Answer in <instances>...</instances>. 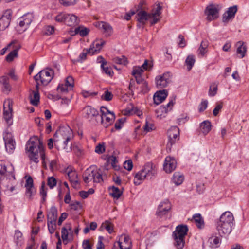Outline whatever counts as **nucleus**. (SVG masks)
<instances>
[{
	"mask_svg": "<svg viewBox=\"0 0 249 249\" xmlns=\"http://www.w3.org/2000/svg\"><path fill=\"white\" fill-rule=\"evenodd\" d=\"M54 136H58L59 138L54 141V145L58 150H64L67 152L72 151L71 140L73 138L72 130L69 126L61 127L57 130Z\"/></svg>",
	"mask_w": 249,
	"mask_h": 249,
	"instance_id": "nucleus-1",
	"label": "nucleus"
},
{
	"mask_svg": "<svg viewBox=\"0 0 249 249\" xmlns=\"http://www.w3.org/2000/svg\"><path fill=\"white\" fill-rule=\"evenodd\" d=\"M233 221L234 217L231 212L226 211L223 213L216 224V230L218 234L221 237L229 235L232 231Z\"/></svg>",
	"mask_w": 249,
	"mask_h": 249,
	"instance_id": "nucleus-2",
	"label": "nucleus"
},
{
	"mask_svg": "<svg viewBox=\"0 0 249 249\" xmlns=\"http://www.w3.org/2000/svg\"><path fill=\"white\" fill-rule=\"evenodd\" d=\"M26 149L28 153L30 160L36 163L39 162V157L44 161L45 159L44 149L40 141L36 142L30 140L27 144Z\"/></svg>",
	"mask_w": 249,
	"mask_h": 249,
	"instance_id": "nucleus-3",
	"label": "nucleus"
},
{
	"mask_svg": "<svg viewBox=\"0 0 249 249\" xmlns=\"http://www.w3.org/2000/svg\"><path fill=\"white\" fill-rule=\"evenodd\" d=\"M156 174L157 170L155 167L152 163L148 162L142 170L135 174L134 183L136 185H139L144 179H151L154 178Z\"/></svg>",
	"mask_w": 249,
	"mask_h": 249,
	"instance_id": "nucleus-4",
	"label": "nucleus"
},
{
	"mask_svg": "<svg viewBox=\"0 0 249 249\" xmlns=\"http://www.w3.org/2000/svg\"><path fill=\"white\" fill-rule=\"evenodd\" d=\"M83 180L88 183L93 180L95 183H101L103 181L102 172L95 165H91L87 168L83 174Z\"/></svg>",
	"mask_w": 249,
	"mask_h": 249,
	"instance_id": "nucleus-5",
	"label": "nucleus"
},
{
	"mask_svg": "<svg viewBox=\"0 0 249 249\" xmlns=\"http://www.w3.org/2000/svg\"><path fill=\"white\" fill-rule=\"evenodd\" d=\"M188 231L186 225H179L176 227L172 236L175 241L174 246L177 249H182L185 245V237Z\"/></svg>",
	"mask_w": 249,
	"mask_h": 249,
	"instance_id": "nucleus-6",
	"label": "nucleus"
},
{
	"mask_svg": "<svg viewBox=\"0 0 249 249\" xmlns=\"http://www.w3.org/2000/svg\"><path fill=\"white\" fill-rule=\"evenodd\" d=\"M100 112L102 124L104 127L107 128L114 122L115 114L103 106L100 108Z\"/></svg>",
	"mask_w": 249,
	"mask_h": 249,
	"instance_id": "nucleus-7",
	"label": "nucleus"
},
{
	"mask_svg": "<svg viewBox=\"0 0 249 249\" xmlns=\"http://www.w3.org/2000/svg\"><path fill=\"white\" fill-rule=\"evenodd\" d=\"M53 71L52 69H45L41 71L34 76L36 81H40L41 84L48 85L53 77Z\"/></svg>",
	"mask_w": 249,
	"mask_h": 249,
	"instance_id": "nucleus-8",
	"label": "nucleus"
},
{
	"mask_svg": "<svg viewBox=\"0 0 249 249\" xmlns=\"http://www.w3.org/2000/svg\"><path fill=\"white\" fill-rule=\"evenodd\" d=\"M131 241L129 236L121 235L118 241L114 243L112 249H131Z\"/></svg>",
	"mask_w": 249,
	"mask_h": 249,
	"instance_id": "nucleus-9",
	"label": "nucleus"
},
{
	"mask_svg": "<svg viewBox=\"0 0 249 249\" xmlns=\"http://www.w3.org/2000/svg\"><path fill=\"white\" fill-rule=\"evenodd\" d=\"M168 142L167 143V148L171 150L172 146L179 140V129L177 126H172L167 131Z\"/></svg>",
	"mask_w": 249,
	"mask_h": 249,
	"instance_id": "nucleus-10",
	"label": "nucleus"
},
{
	"mask_svg": "<svg viewBox=\"0 0 249 249\" xmlns=\"http://www.w3.org/2000/svg\"><path fill=\"white\" fill-rule=\"evenodd\" d=\"M12 101L10 99L5 100L3 104V118L8 126L13 124Z\"/></svg>",
	"mask_w": 249,
	"mask_h": 249,
	"instance_id": "nucleus-11",
	"label": "nucleus"
},
{
	"mask_svg": "<svg viewBox=\"0 0 249 249\" xmlns=\"http://www.w3.org/2000/svg\"><path fill=\"white\" fill-rule=\"evenodd\" d=\"M171 75L170 72H165L156 77V86L158 88H163L171 82Z\"/></svg>",
	"mask_w": 249,
	"mask_h": 249,
	"instance_id": "nucleus-12",
	"label": "nucleus"
},
{
	"mask_svg": "<svg viewBox=\"0 0 249 249\" xmlns=\"http://www.w3.org/2000/svg\"><path fill=\"white\" fill-rule=\"evenodd\" d=\"M3 136L6 150L8 153L11 154L14 152L15 148V142L13 140L12 134L5 131Z\"/></svg>",
	"mask_w": 249,
	"mask_h": 249,
	"instance_id": "nucleus-13",
	"label": "nucleus"
},
{
	"mask_svg": "<svg viewBox=\"0 0 249 249\" xmlns=\"http://www.w3.org/2000/svg\"><path fill=\"white\" fill-rule=\"evenodd\" d=\"M171 209V204L168 199L161 202L159 205L156 215L160 218L165 215Z\"/></svg>",
	"mask_w": 249,
	"mask_h": 249,
	"instance_id": "nucleus-14",
	"label": "nucleus"
},
{
	"mask_svg": "<svg viewBox=\"0 0 249 249\" xmlns=\"http://www.w3.org/2000/svg\"><path fill=\"white\" fill-rule=\"evenodd\" d=\"M12 12L11 10H7L0 18V31L6 29L10 25Z\"/></svg>",
	"mask_w": 249,
	"mask_h": 249,
	"instance_id": "nucleus-15",
	"label": "nucleus"
},
{
	"mask_svg": "<svg viewBox=\"0 0 249 249\" xmlns=\"http://www.w3.org/2000/svg\"><path fill=\"white\" fill-rule=\"evenodd\" d=\"M34 19L33 13H28L24 15L19 19V26L25 31Z\"/></svg>",
	"mask_w": 249,
	"mask_h": 249,
	"instance_id": "nucleus-16",
	"label": "nucleus"
},
{
	"mask_svg": "<svg viewBox=\"0 0 249 249\" xmlns=\"http://www.w3.org/2000/svg\"><path fill=\"white\" fill-rule=\"evenodd\" d=\"M218 11L217 6L214 4L208 6L205 11V13L207 16V20L211 21L217 18L218 17Z\"/></svg>",
	"mask_w": 249,
	"mask_h": 249,
	"instance_id": "nucleus-17",
	"label": "nucleus"
},
{
	"mask_svg": "<svg viewBox=\"0 0 249 249\" xmlns=\"http://www.w3.org/2000/svg\"><path fill=\"white\" fill-rule=\"evenodd\" d=\"M176 160L172 157L167 156L164 160L163 168L166 173H171L174 171L177 167Z\"/></svg>",
	"mask_w": 249,
	"mask_h": 249,
	"instance_id": "nucleus-18",
	"label": "nucleus"
},
{
	"mask_svg": "<svg viewBox=\"0 0 249 249\" xmlns=\"http://www.w3.org/2000/svg\"><path fill=\"white\" fill-rule=\"evenodd\" d=\"M105 43V41L102 39H96L94 40L89 48L91 52V55L99 53Z\"/></svg>",
	"mask_w": 249,
	"mask_h": 249,
	"instance_id": "nucleus-19",
	"label": "nucleus"
},
{
	"mask_svg": "<svg viewBox=\"0 0 249 249\" xmlns=\"http://www.w3.org/2000/svg\"><path fill=\"white\" fill-rule=\"evenodd\" d=\"M26 187V195L28 196L30 199H31L32 196L35 194V189L34 188L33 179L31 176H29L26 180L25 185Z\"/></svg>",
	"mask_w": 249,
	"mask_h": 249,
	"instance_id": "nucleus-20",
	"label": "nucleus"
},
{
	"mask_svg": "<svg viewBox=\"0 0 249 249\" xmlns=\"http://www.w3.org/2000/svg\"><path fill=\"white\" fill-rule=\"evenodd\" d=\"M136 18L137 21L139 22L137 26L139 27L141 26L143 27L146 22L150 18L149 14L143 10L140 11L137 14Z\"/></svg>",
	"mask_w": 249,
	"mask_h": 249,
	"instance_id": "nucleus-21",
	"label": "nucleus"
},
{
	"mask_svg": "<svg viewBox=\"0 0 249 249\" xmlns=\"http://www.w3.org/2000/svg\"><path fill=\"white\" fill-rule=\"evenodd\" d=\"M168 93L165 90L157 91L153 96L154 103L158 105L163 102L167 97Z\"/></svg>",
	"mask_w": 249,
	"mask_h": 249,
	"instance_id": "nucleus-22",
	"label": "nucleus"
},
{
	"mask_svg": "<svg viewBox=\"0 0 249 249\" xmlns=\"http://www.w3.org/2000/svg\"><path fill=\"white\" fill-rule=\"evenodd\" d=\"M237 11V6L235 5L229 7L227 12L223 15V21L226 22H228L230 19L233 18Z\"/></svg>",
	"mask_w": 249,
	"mask_h": 249,
	"instance_id": "nucleus-23",
	"label": "nucleus"
},
{
	"mask_svg": "<svg viewBox=\"0 0 249 249\" xmlns=\"http://www.w3.org/2000/svg\"><path fill=\"white\" fill-rule=\"evenodd\" d=\"M70 181L74 188H77L79 182L78 178V174L75 171L69 170L67 173Z\"/></svg>",
	"mask_w": 249,
	"mask_h": 249,
	"instance_id": "nucleus-24",
	"label": "nucleus"
},
{
	"mask_svg": "<svg viewBox=\"0 0 249 249\" xmlns=\"http://www.w3.org/2000/svg\"><path fill=\"white\" fill-rule=\"evenodd\" d=\"M84 111L86 114L85 117L87 119H92L99 114L97 110L89 106L85 107L84 108Z\"/></svg>",
	"mask_w": 249,
	"mask_h": 249,
	"instance_id": "nucleus-25",
	"label": "nucleus"
},
{
	"mask_svg": "<svg viewBox=\"0 0 249 249\" xmlns=\"http://www.w3.org/2000/svg\"><path fill=\"white\" fill-rule=\"evenodd\" d=\"M65 24L69 26H74L79 23V19L74 14L67 13Z\"/></svg>",
	"mask_w": 249,
	"mask_h": 249,
	"instance_id": "nucleus-26",
	"label": "nucleus"
},
{
	"mask_svg": "<svg viewBox=\"0 0 249 249\" xmlns=\"http://www.w3.org/2000/svg\"><path fill=\"white\" fill-rule=\"evenodd\" d=\"M212 124L208 120H205L200 124L199 131L204 135H207L211 130Z\"/></svg>",
	"mask_w": 249,
	"mask_h": 249,
	"instance_id": "nucleus-27",
	"label": "nucleus"
},
{
	"mask_svg": "<svg viewBox=\"0 0 249 249\" xmlns=\"http://www.w3.org/2000/svg\"><path fill=\"white\" fill-rule=\"evenodd\" d=\"M57 210L54 206H52L47 213V221H56L57 219Z\"/></svg>",
	"mask_w": 249,
	"mask_h": 249,
	"instance_id": "nucleus-28",
	"label": "nucleus"
},
{
	"mask_svg": "<svg viewBox=\"0 0 249 249\" xmlns=\"http://www.w3.org/2000/svg\"><path fill=\"white\" fill-rule=\"evenodd\" d=\"M237 48V53L238 54H240L241 56V58H243L245 56L247 52V48L245 45H244V43L242 41H238L236 43Z\"/></svg>",
	"mask_w": 249,
	"mask_h": 249,
	"instance_id": "nucleus-29",
	"label": "nucleus"
},
{
	"mask_svg": "<svg viewBox=\"0 0 249 249\" xmlns=\"http://www.w3.org/2000/svg\"><path fill=\"white\" fill-rule=\"evenodd\" d=\"M184 179L183 174L179 172H175L172 177V181L176 185H180Z\"/></svg>",
	"mask_w": 249,
	"mask_h": 249,
	"instance_id": "nucleus-30",
	"label": "nucleus"
},
{
	"mask_svg": "<svg viewBox=\"0 0 249 249\" xmlns=\"http://www.w3.org/2000/svg\"><path fill=\"white\" fill-rule=\"evenodd\" d=\"M99 27L104 30L106 36H109L112 34V28L109 24L105 22H101L99 23Z\"/></svg>",
	"mask_w": 249,
	"mask_h": 249,
	"instance_id": "nucleus-31",
	"label": "nucleus"
},
{
	"mask_svg": "<svg viewBox=\"0 0 249 249\" xmlns=\"http://www.w3.org/2000/svg\"><path fill=\"white\" fill-rule=\"evenodd\" d=\"M14 50L12 51L6 57V60L10 62H12L15 57L18 56V52L20 48L19 45L14 47Z\"/></svg>",
	"mask_w": 249,
	"mask_h": 249,
	"instance_id": "nucleus-32",
	"label": "nucleus"
},
{
	"mask_svg": "<svg viewBox=\"0 0 249 249\" xmlns=\"http://www.w3.org/2000/svg\"><path fill=\"white\" fill-rule=\"evenodd\" d=\"M208 45L209 42L207 40H202L198 50L199 54L202 56H204L208 51Z\"/></svg>",
	"mask_w": 249,
	"mask_h": 249,
	"instance_id": "nucleus-33",
	"label": "nucleus"
},
{
	"mask_svg": "<svg viewBox=\"0 0 249 249\" xmlns=\"http://www.w3.org/2000/svg\"><path fill=\"white\" fill-rule=\"evenodd\" d=\"M109 190L110 191V195L114 198L117 199L120 198L123 194V192L121 190H120L118 187H115L114 186L110 187Z\"/></svg>",
	"mask_w": 249,
	"mask_h": 249,
	"instance_id": "nucleus-34",
	"label": "nucleus"
},
{
	"mask_svg": "<svg viewBox=\"0 0 249 249\" xmlns=\"http://www.w3.org/2000/svg\"><path fill=\"white\" fill-rule=\"evenodd\" d=\"M193 218L198 228L201 229L204 227V220L200 214L196 213L194 214Z\"/></svg>",
	"mask_w": 249,
	"mask_h": 249,
	"instance_id": "nucleus-35",
	"label": "nucleus"
},
{
	"mask_svg": "<svg viewBox=\"0 0 249 249\" xmlns=\"http://www.w3.org/2000/svg\"><path fill=\"white\" fill-rule=\"evenodd\" d=\"M0 83L3 86L4 90L10 91L11 87L9 84V79L7 76H2L0 78Z\"/></svg>",
	"mask_w": 249,
	"mask_h": 249,
	"instance_id": "nucleus-36",
	"label": "nucleus"
},
{
	"mask_svg": "<svg viewBox=\"0 0 249 249\" xmlns=\"http://www.w3.org/2000/svg\"><path fill=\"white\" fill-rule=\"evenodd\" d=\"M33 96L30 97V103L33 106H37L39 102L40 96L38 91L32 92Z\"/></svg>",
	"mask_w": 249,
	"mask_h": 249,
	"instance_id": "nucleus-37",
	"label": "nucleus"
},
{
	"mask_svg": "<svg viewBox=\"0 0 249 249\" xmlns=\"http://www.w3.org/2000/svg\"><path fill=\"white\" fill-rule=\"evenodd\" d=\"M195 62V57L193 55H190L187 56L185 60V64L187 66L188 71H190L192 68Z\"/></svg>",
	"mask_w": 249,
	"mask_h": 249,
	"instance_id": "nucleus-38",
	"label": "nucleus"
},
{
	"mask_svg": "<svg viewBox=\"0 0 249 249\" xmlns=\"http://www.w3.org/2000/svg\"><path fill=\"white\" fill-rule=\"evenodd\" d=\"M14 240L17 246H21L22 241V233L19 231L17 230L15 231L14 235Z\"/></svg>",
	"mask_w": 249,
	"mask_h": 249,
	"instance_id": "nucleus-39",
	"label": "nucleus"
},
{
	"mask_svg": "<svg viewBox=\"0 0 249 249\" xmlns=\"http://www.w3.org/2000/svg\"><path fill=\"white\" fill-rule=\"evenodd\" d=\"M89 32L88 28L83 27H79L76 28L75 29V33L76 34H79L81 36H87Z\"/></svg>",
	"mask_w": 249,
	"mask_h": 249,
	"instance_id": "nucleus-40",
	"label": "nucleus"
},
{
	"mask_svg": "<svg viewBox=\"0 0 249 249\" xmlns=\"http://www.w3.org/2000/svg\"><path fill=\"white\" fill-rule=\"evenodd\" d=\"M78 0H59L60 4L64 7H69L75 5Z\"/></svg>",
	"mask_w": 249,
	"mask_h": 249,
	"instance_id": "nucleus-41",
	"label": "nucleus"
},
{
	"mask_svg": "<svg viewBox=\"0 0 249 249\" xmlns=\"http://www.w3.org/2000/svg\"><path fill=\"white\" fill-rule=\"evenodd\" d=\"M161 9V7L160 6L159 4L156 5V7L153 8L151 13H148L150 16V18H152V17H158L160 14V10Z\"/></svg>",
	"mask_w": 249,
	"mask_h": 249,
	"instance_id": "nucleus-42",
	"label": "nucleus"
},
{
	"mask_svg": "<svg viewBox=\"0 0 249 249\" xmlns=\"http://www.w3.org/2000/svg\"><path fill=\"white\" fill-rule=\"evenodd\" d=\"M88 54L91 55V52L90 49L89 48L83 49L82 52L80 54L77 61L82 62L86 60Z\"/></svg>",
	"mask_w": 249,
	"mask_h": 249,
	"instance_id": "nucleus-43",
	"label": "nucleus"
},
{
	"mask_svg": "<svg viewBox=\"0 0 249 249\" xmlns=\"http://www.w3.org/2000/svg\"><path fill=\"white\" fill-rule=\"evenodd\" d=\"M113 62L115 63L118 64H123L126 65L128 63L127 58L124 55L120 57H115L113 59Z\"/></svg>",
	"mask_w": 249,
	"mask_h": 249,
	"instance_id": "nucleus-44",
	"label": "nucleus"
},
{
	"mask_svg": "<svg viewBox=\"0 0 249 249\" xmlns=\"http://www.w3.org/2000/svg\"><path fill=\"white\" fill-rule=\"evenodd\" d=\"M56 221H47L48 229L50 233L51 234L54 232L56 228Z\"/></svg>",
	"mask_w": 249,
	"mask_h": 249,
	"instance_id": "nucleus-45",
	"label": "nucleus"
},
{
	"mask_svg": "<svg viewBox=\"0 0 249 249\" xmlns=\"http://www.w3.org/2000/svg\"><path fill=\"white\" fill-rule=\"evenodd\" d=\"M57 91L58 93L61 94H66L69 91L71 90L72 89H70L69 88L67 87L66 85H63V84H59L57 87Z\"/></svg>",
	"mask_w": 249,
	"mask_h": 249,
	"instance_id": "nucleus-46",
	"label": "nucleus"
},
{
	"mask_svg": "<svg viewBox=\"0 0 249 249\" xmlns=\"http://www.w3.org/2000/svg\"><path fill=\"white\" fill-rule=\"evenodd\" d=\"M210 244L215 248L218 247L221 243V239L217 236H212L209 239Z\"/></svg>",
	"mask_w": 249,
	"mask_h": 249,
	"instance_id": "nucleus-47",
	"label": "nucleus"
},
{
	"mask_svg": "<svg viewBox=\"0 0 249 249\" xmlns=\"http://www.w3.org/2000/svg\"><path fill=\"white\" fill-rule=\"evenodd\" d=\"M63 85H66L67 87L69 88L70 89H72L74 87V79L72 76H68L65 80V83Z\"/></svg>",
	"mask_w": 249,
	"mask_h": 249,
	"instance_id": "nucleus-48",
	"label": "nucleus"
},
{
	"mask_svg": "<svg viewBox=\"0 0 249 249\" xmlns=\"http://www.w3.org/2000/svg\"><path fill=\"white\" fill-rule=\"evenodd\" d=\"M100 228H105L109 233H111L113 231L112 225L107 221H106L104 223H103Z\"/></svg>",
	"mask_w": 249,
	"mask_h": 249,
	"instance_id": "nucleus-49",
	"label": "nucleus"
},
{
	"mask_svg": "<svg viewBox=\"0 0 249 249\" xmlns=\"http://www.w3.org/2000/svg\"><path fill=\"white\" fill-rule=\"evenodd\" d=\"M217 90V84L216 83L212 84L209 89V95L211 96H214L216 95Z\"/></svg>",
	"mask_w": 249,
	"mask_h": 249,
	"instance_id": "nucleus-50",
	"label": "nucleus"
},
{
	"mask_svg": "<svg viewBox=\"0 0 249 249\" xmlns=\"http://www.w3.org/2000/svg\"><path fill=\"white\" fill-rule=\"evenodd\" d=\"M67 16V13L64 12H62L59 13L55 17V20L57 22H64L65 23L66 21V17Z\"/></svg>",
	"mask_w": 249,
	"mask_h": 249,
	"instance_id": "nucleus-51",
	"label": "nucleus"
},
{
	"mask_svg": "<svg viewBox=\"0 0 249 249\" xmlns=\"http://www.w3.org/2000/svg\"><path fill=\"white\" fill-rule=\"evenodd\" d=\"M102 72L107 75L109 76H112L113 75V71L110 67L106 66L104 65L103 67H101Z\"/></svg>",
	"mask_w": 249,
	"mask_h": 249,
	"instance_id": "nucleus-52",
	"label": "nucleus"
},
{
	"mask_svg": "<svg viewBox=\"0 0 249 249\" xmlns=\"http://www.w3.org/2000/svg\"><path fill=\"white\" fill-rule=\"evenodd\" d=\"M57 180L53 177H49L47 179V185L50 189H53L56 185Z\"/></svg>",
	"mask_w": 249,
	"mask_h": 249,
	"instance_id": "nucleus-53",
	"label": "nucleus"
},
{
	"mask_svg": "<svg viewBox=\"0 0 249 249\" xmlns=\"http://www.w3.org/2000/svg\"><path fill=\"white\" fill-rule=\"evenodd\" d=\"M113 95L112 93L108 90H106L102 95L101 98L105 101H109L113 98Z\"/></svg>",
	"mask_w": 249,
	"mask_h": 249,
	"instance_id": "nucleus-54",
	"label": "nucleus"
},
{
	"mask_svg": "<svg viewBox=\"0 0 249 249\" xmlns=\"http://www.w3.org/2000/svg\"><path fill=\"white\" fill-rule=\"evenodd\" d=\"M125 121V118L119 119L115 124V128L117 130H120L122 128L124 122Z\"/></svg>",
	"mask_w": 249,
	"mask_h": 249,
	"instance_id": "nucleus-55",
	"label": "nucleus"
},
{
	"mask_svg": "<svg viewBox=\"0 0 249 249\" xmlns=\"http://www.w3.org/2000/svg\"><path fill=\"white\" fill-rule=\"evenodd\" d=\"M82 94L84 97V98H89L93 97L97 95V92L83 90L82 92Z\"/></svg>",
	"mask_w": 249,
	"mask_h": 249,
	"instance_id": "nucleus-56",
	"label": "nucleus"
},
{
	"mask_svg": "<svg viewBox=\"0 0 249 249\" xmlns=\"http://www.w3.org/2000/svg\"><path fill=\"white\" fill-rule=\"evenodd\" d=\"M143 71L141 67H138L133 68L132 74L135 77L136 76L142 75Z\"/></svg>",
	"mask_w": 249,
	"mask_h": 249,
	"instance_id": "nucleus-57",
	"label": "nucleus"
},
{
	"mask_svg": "<svg viewBox=\"0 0 249 249\" xmlns=\"http://www.w3.org/2000/svg\"><path fill=\"white\" fill-rule=\"evenodd\" d=\"M70 206L71 208L74 211L78 210L82 208V205L81 203L77 201L72 202Z\"/></svg>",
	"mask_w": 249,
	"mask_h": 249,
	"instance_id": "nucleus-58",
	"label": "nucleus"
},
{
	"mask_svg": "<svg viewBox=\"0 0 249 249\" xmlns=\"http://www.w3.org/2000/svg\"><path fill=\"white\" fill-rule=\"evenodd\" d=\"M105 151V147L104 144H98L95 149V152L99 154H102Z\"/></svg>",
	"mask_w": 249,
	"mask_h": 249,
	"instance_id": "nucleus-59",
	"label": "nucleus"
},
{
	"mask_svg": "<svg viewBox=\"0 0 249 249\" xmlns=\"http://www.w3.org/2000/svg\"><path fill=\"white\" fill-rule=\"evenodd\" d=\"M45 34L46 35H51L54 32V28L53 26L48 25L45 27Z\"/></svg>",
	"mask_w": 249,
	"mask_h": 249,
	"instance_id": "nucleus-60",
	"label": "nucleus"
},
{
	"mask_svg": "<svg viewBox=\"0 0 249 249\" xmlns=\"http://www.w3.org/2000/svg\"><path fill=\"white\" fill-rule=\"evenodd\" d=\"M72 150L75 153L77 156H81L83 154V150L78 146H74L72 147Z\"/></svg>",
	"mask_w": 249,
	"mask_h": 249,
	"instance_id": "nucleus-61",
	"label": "nucleus"
},
{
	"mask_svg": "<svg viewBox=\"0 0 249 249\" xmlns=\"http://www.w3.org/2000/svg\"><path fill=\"white\" fill-rule=\"evenodd\" d=\"M124 168L128 171H130L133 168V163L131 160L125 161L124 163Z\"/></svg>",
	"mask_w": 249,
	"mask_h": 249,
	"instance_id": "nucleus-62",
	"label": "nucleus"
},
{
	"mask_svg": "<svg viewBox=\"0 0 249 249\" xmlns=\"http://www.w3.org/2000/svg\"><path fill=\"white\" fill-rule=\"evenodd\" d=\"M82 247L84 249H92V245L90 243L89 240H84L82 242Z\"/></svg>",
	"mask_w": 249,
	"mask_h": 249,
	"instance_id": "nucleus-63",
	"label": "nucleus"
},
{
	"mask_svg": "<svg viewBox=\"0 0 249 249\" xmlns=\"http://www.w3.org/2000/svg\"><path fill=\"white\" fill-rule=\"evenodd\" d=\"M103 239L102 236H99L98 237V242L96 245L97 249H105V246L103 243Z\"/></svg>",
	"mask_w": 249,
	"mask_h": 249,
	"instance_id": "nucleus-64",
	"label": "nucleus"
}]
</instances>
